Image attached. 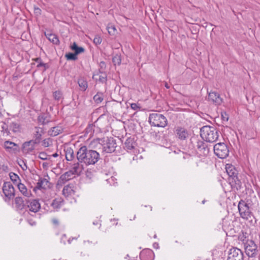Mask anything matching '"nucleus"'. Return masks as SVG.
Returning a JSON list of instances; mask_svg holds the SVG:
<instances>
[{
	"label": "nucleus",
	"instance_id": "nucleus-1",
	"mask_svg": "<svg viewBox=\"0 0 260 260\" xmlns=\"http://www.w3.org/2000/svg\"><path fill=\"white\" fill-rule=\"evenodd\" d=\"M77 158L79 162L87 166L96 164L100 157L97 151L88 149L86 146H83L78 150Z\"/></svg>",
	"mask_w": 260,
	"mask_h": 260
},
{
	"label": "nucleus",
	"instance_id": "nucleus-2",
	"mask_svg": "<svg viewBox=\"0 0 260 260\" xmlns=\"http://www.w3.org/2000/svg\"><path fill=\"white\" fill-rule=\"evenodd\" d=\"M200 135L203 140L209 143H213L218 140L219 132L214 126L206 125L201 128Z\"/></svg>",
	"mask_w": 260,
	"mask_h": 260
},
{
	"label": "nucleus",
	"instance_id": "nucleus-3",
	"mask_svg": "<svg viewBox=\"0 0 260 260\" xmlns=\"http://www.w3.org/2000/svg\"><path fill=\"white\" fill-rule=\"evenodd\" d=\"M102 147L103 151L105 153H112L116 147V140L112 137L98 138L93 141Z\"/></svg>",
	"mask_w": 260,
	"mask_h": 260
},
{
	"label": "nucleus",
	"instance_id": "nucleus-4",
	"mask_svg": "<svg viewBox=\"0 0 260 260\" xmlns=\"http://www.w3.org/2000/svg\"><path fill=\"white\" fill-rule=\"evenodd\" d=\"M149 122L152 126L165 127L168 124L167 118L162 114L153 113L149 114Z\"/></svg>",
	"mask_w": 260,
	"mask_h": 260
},
{
	"label": "nucleus",
	"instance_id": "nucleus-5",
	"mask_svg": "<svg viewBox=\"0 0 260 260\" xmlns=\"http://www.w3.org/2000/svg\"><path fill=\"white\" fill-rule=\"evenodd\" d=\"M240 217L245 220L252 221L254 217L249 205L243 200H241L238 205Z\"/></svg>",
	"mask_w": 260,
	"mask_h": 260
},
{
	"label": "nucleus",
	"instance_id": "nucleus-6",
	"mask_svg": "<svg viewBox=\"0 0 260 260\" xmlns=\"http://www.w3.org/2000/svg\"><path fill=\"white\" fill-rule=\"evenodd\" d=\"M214 152L218 158H225L229 154V147L224 143H218L214 146Z\"/></svg>",
	"mask_w": 260,
	"mask_h": 260
},
{
	"label": "nucleus",
	"instance_id": "nucleus-7",
	"mask_svg": "<svg viewBox=\"0 0 260 260\" xmlns=\"http://www.w3.org/2000/svg\"><path fill=\"white\" fill-rule=\"evenodd\" d=\"M245 251L248 257H255L257 254V246L252 240L247 241L245 243Z\"/></svg>",
	"mask_w": 260,
	"mask_h": 260
},
{
	"label": "nucleus",
	"instance_id": "nucleus-8",
	"mask_svg": "<svg viewBox=\"0 0 260 260\" xmlns=\"http://www.w3.org/2000/svg\"><path fill=\"white\" fill-rule=\"evenodd\" d=\"M105 116V114H102L94 122V124H89L85 130V134L89 135V137H91L93 134V127L96 126L100 128H104V125L102 123V120Z\"/></svg>",
	"mask_w": 260,
	"mask_h": 260
},
{
	"label": "nucleus",
	"instance_id": "nucleus-9",
	"mask_svg": "<svg viewBox=\"0 0 260 260\" xmlns=\"http://www.w3.org/2000/svg\"><path fill=\"white\" fill-rule=\"evenodd\" d=\"M227 260H244V254L241 249L233 247L229 252Z\"/></svg>",
	"mask_w": 260,
	"mask_h": 260
},
{
	"label": "nucleus",
	"instance_id": "nucleus-10",
	"mask_svg": "<svg viewBox=\"0 0 260 260\" xmlns=\"http://www.w3.org/2000/svg\"><path fill=\"white\" fill-rule=\"evenodd\" d=\"M194 147L197 153L200 156H206L209 153V149L206 143L202 140L198 141Z\"/></svg>",
	"mask_w": 260,
	"mask_h": 260
},
{
	"label": "nucleus",
	"instance_id": "nucleus-11",
	"mask_svg": "<svg viewBox=\"0 0 260 260\" xmlns=\"http://www.w3.org/2000/svg\"><path fill=\"white\" fill-rule=\"evenodd\" d=\"M25 210L29 211L34 213L37 212L41 208L40 204L37 200H26Z\"/></svg>",
	"mask_w": 260,
	"mask_h": 260
},
{
	"label": "nucleus",
	"instance_id": "nucleus-12",
	"mask_svg": "<svg viewBox=\"0 0 260 260\" xmlns=\"http://www.w3.org/2000/svg\"><path fill=\"white\" fill-rule=\"evenodd\" d=\"M3 191L6 197L9 199L13 198L15 196V189L10 182H5L3 186Z\"/></svg>",
	"mask_w": 260,
	"mask_h": 260
},
{
	"label": "nucleus",
	"instance_id": "nucleus-13",
	"mask_svg": "<svg viewBox=\"0 0 260 260\" xmlns=\"http://www.w3.org/2000/svg\"><path fill=\"white\" fill-rule=\"evenodd\" d=\"M44 134V131L42 128L36 127L35 131L34 133V137L35 139L26 142V145H29L31 143L39 144L42 139V136Z\"/></svg>",
	"mask_w": 260,
	"mask_h": 260
},
{
	"label": "nucleus",
	"instance_id": "nucleus-14",
	"mask_svg": "<svg viewBox=\"0 0 260 260\" xmlns=\"http://www.w3.org/2000/svg\"><path fill=\"white\" fill-rule=\"evenodd\" d=\"M208 101L215 105H220L223 102V100L219 94L215 91H210L208 93Z\"/></svg>",
	"mask_w": 260,
	"mask_h": 260
},
{
	"label": "nucleus",
	"instance_id": "nucleus-15",
	"mask_svg": "<svg viewBox=\"0 0 260 260\" xmlns=\"http://www.w3.org/2000/svg\"><path fill=\"white\" fill-rule=\"evenodd\" d=\"M175 133L176 136L181 140H185L188 137V131L184 127H177Z\"/></svg>",
	"mask_w": 260,
	"mask_h": 260
},
{
	"label": "nucleus",
	"instance_id": "nucleus-16",
	"mask_svg": "<svg viewBox=\"0 0 260 260\" xmlns=\"http://www.w3.org/2000/svg\"><path fill=\"white\" fill-rule=\"evenodd\" d=\"M38 182L35 187L37 189H47L50 187V183L49 180L45 178L39 176Z\"/></svg>",
	"mask_w": 260,
	"mask_h": 260
},
{
	"label": "nucleus",
	"instance_id": "nucleus-17",
	"mask_svg": "<svg viewBox=\"0 0 260 260\" xmlns=\"http://www.w3.org/2000/svg\"><path fill=\"white\" fill-rule=\"evenodd\" d=\"M225 169L229 177L234 179L237 178L238 172L234 166L231 164H226Z\"/></svg>",
	"mask_w": 260,
	"mask_h": 260
},
{
	"label": "nucleus",
	"instance_id": "nucleus-18",
	"mask_svg": "<svg viewBox=\"0 0 260 260\" xmlns=\"http://www.w3.org/2000/svg\"><path fill=\"white\" fill-rule=\"evenodd\" d=\"M26 200L22 197H17L15 199V205L16 208L18 210L25 209L26 207Z\"/></svg>",
	"mask_w": 260,
	"mask_h": 260
},
{
	"label": "nucleus",
	"instance_id": "nucleus-19",
	"mask_svg": "<svg viewBox=\"0 0 260 260\" xmlns=\"http://www.w3.org/2000/svg\"><path fill=\"white\" fill-rule=\"evenodd\" d=\"M136 145V143L134 139L130 137L126 140L124 144V148L127 151H132L135 148Z\"/></svg>",
	"mask_w": 260,
	"mask_h": 260
},
{
	"label": "nucleus",
	"instance_id": "nucleus-20",
	"mask_svg": "<svg viewBox=\"0 0 260 260\" xmlns=\"http://www.w3.org/2000/svg\"><path fill=\"white\" fill-rule=\"evenodd\" d=\"M63 131V128L62 126L58 125L56 126L51 128L48 131V135L51 137H55L61 134Z\"/></svg>",
	"mask_w": 260,
	"mask_h": 260
},
{
	"label": "nucleus",
	"instance_id": "nucleus-21",
	"mask_svg": "<svg viewBox=\"0 0 260 260\" xmlns=\"http://www.w3.org/2000/svg\"><path fill=\"white\" fill-rule=\"evenodd\" d=\"M17 145L12 142L6 141L4 143V147L7 151L15 152L17 150Z\"/></svg>",
	"mask_w": 260,
	"mask_h": 260
},
{
	"label": "nucleus",
	"instance_id": "nucleus-22",
	"mask_svg": "<svg viewBox=\"0 0 260 260\" xmlns=\"http://www.w3.org/2000/svg\"><path fill=\"white\" fill-rule=\"evenodd\" d=\"M153 252L149 249L144 250L140 253L141 260H152Z\"/></svg>",
	"mask_w": 260,
	"mask_h": 260
},
{
	"label": "nucleus",
	"instance_id": "nucleus-23",
	"mask_svg": "<svg viewBox=\"0 0 260 260\" xmlns=\"http://www.w3.org/2000/svg\"><path fill=\"white\" fill-rule=\"evenodd\" d=\"M18 188L21 193L25 197H29L31 196V192L30 190H28L25 185L21 183H19L17 184Z\"/></svg>",
	"mask_w": 260,
	"mask_h": 260
},
{
	"label": "nucleus",
	"instance_id": "nucleus-24",
	"mask_svg": "<svg viewBox=\"0 0 260 260\" xmlns=\"http://www.w3.org/2000/svg\"><path fill=\"white\" fill-rule=\"evenodd\" d=\"M78 84L80 90L85 91L88 87V83L86 79L83 77H80L78 79Z\"/></svg>",
	"mask_w": 260,
	"mask_h": 260
},
{
	"label": "nucleus",
	"instance_id": "nucleus-25",
	"mask_svg": "<svg viewBox=\"0 0 260 260\" xmlns=\"http://www.w3.org/2000/svg\"><path fill=\"white\" fill-rule=\"evenodd\" d=\"M73 174L70 170L66 172L62 175H61L59 178L60 181H61L62 183H64L67 181L71 180L73 177Z\"/></svg>",
	"mask_w": 260,
	"mask_h": 260
},
{
	"label": "nucleus",
	"instance_id": "nucleus-26",
	"mask_svg": "<svg viewBox=\"0 0 260 260\" xmlns=\"http://www.w3.org/2000/svg\"><path fill=\"white\" fill-rule=\"evenodd\" d=\"M45 35L46 38L53 44L55 45H58L59 44V39L56 35L51 33H45Z\"/></svg>",
	"mask_w": 260,
	"mask_h": 260
},
{
	"label": "nucleus",
	"instance_id": "nucleus-27",
	"mask_svg": "<svg viewBox=\"0 0 260 260\" xmlns=\"http://www.w3.org/2000/svg\"><path fill=\"white\" fill-rule=\"evenodd\" d=\"M66 158L68 161H71L74 158V153L73 149L68 147L64 149Z\"/></svg>",
	"mask_w": 260,
	"mask_h": 260
},
{
	"label": "nucleus",
	"instance_id": "nucleus-28",
	"mask_svg": "<svg viewBox=\"0 0 260 260\" xmlns=\"http://www.w3.org/2000/svg\"><path fill=\"white\" fill-rule=\"evenodd\" d=\"M10 130H11L14 133H17L20 131V125L17 121H12L10 123L9 125Z\"/></svg>",
	"mask_w": 260,
	"mask_h": 260
},
{
	"label": "nucleus",
	"instance_id": "nucleus-29",
	"mask_svg": "<svg viewBox=\"0 0 260 260\" xmlns=\"http://www.w3.org/2000/svg\"><path fill=\"white\" fill-rule=\"evenodd\" d=\"M62 194L64 197H68L74 194V191L71 186L66 185L63 188Z\"/></svg>",
	"mask_w": 260,
	"mask_h": 260
},
{
	"label": "nucleus",
	"instance_id": "nucleus-30",
	"mask_svg": "<svg viewBox=\"0 0 260 260\" xmlns=\"http://www.w3.org/2000/svg\"><path fill=\"white\" fill-rule=\"evenodd\" d=\"M62 201H63L61 199H55L53 200L51 204V206L54 209L57 210L61 207Z\"/></svg>",
	"mask_w": 260,
	"mask_h": 260
},
{
	"label": "nucleus",
	"instance_id": "nucleus-31",
	"mask_svg": "<svg viewBox=\"0 0 260 260\" xmlns=\"http://www.w3.org/2000/svg\"><path fill=\"white\" fill-rule=\"evenodd\" d=\"M26 142H25L23 145V152L25 153H30L33 151L35 148V145L36 144L31 143L29 145H26Z\"/></svg>",
	"mask_w": 260,
	"mask_h": 260
},
{
	"label": "nucleus",
	"instance_id": "nucleus-32",
	"mask_svg": "<svg viewBox=\"0 0 260 260\" xmlns=\"http://www.w3.org/2000/svg\"><path fill=\"white\" fill-rule=\"evenodd\" d=\"M104 98V93L102 92H98L97 93L94 95L93 99L95 103L100 104L102 103Z\"/></svg>",
	"mask_w": 260,
	"mask_h": 260
},
{
	"label": "nucleus",
	"instance_id": "nucleus-33",
	"mask_svg": "<svg viewBox=\"0 0 260 260\" xmlns=\"http://www.w3.org/2000/svg\"><path fill=\"white\" fill-rule=\"evenodd\" d=\"M71 49L75 51L74 53L77 55L84 51V49L82 47H78L75 42L71 46Z\"/></svg>",
	"mask_w": 260,
	"mask_h": 260
},
{
	"label": "nucleus",
	"instance_id": "nucleus-34",
	"mask_svg": "<svg viewBox=\"0 0 260 260\" xmlns=\"http://www.w3.org/2000/svg\"><path fill=\"white\" fill-rule=\"evenodd\" d=\"M34 60L38 63L37 68L44 67V71H45L48 68L47 64L44 63L41 58L37 57L34 59Z\"/></svg>",
	"mask_w": 260,
	"mask_h": 260
},
{
	"label": "nucleus",
	"instance_id": "nucleus-35",
	"mask_svg": "<svg viewBox=\"0 0 260 260\" xmlns=\"http://www.w3.org/2000/svg\"><path fill=\"white\" fill-rule=\"evenodd\" d=\"M74 174H79L81 172V168L79 163L75 164L72 168L70 170Z\"/></svg>",
	"mask_w": 260,
	"mask_h": 260
},
{
	"label": "nucleus",
	"instance_id": "nucleus-36",
	"mask_svg": "<svg viewBox=\"0 0 260 260\" xmlns=\"http://www.w3.org/2000/svg\"><path fill=\"white\" fill-rule=\"evenodd\" d=\"M53 96L55 100L60 101L62 99V93L59 90H57L53 93Z\"/></svg>",
	"mask_w": 260,
	"mask_h": 260
},
{
	"label": "nucleus",
	"instance_id": "nucleus-37",
	"mask_svg": "<svg viewBox=\"0 0 260 260\" xmlns=\"http://www.w3.org/2000/svg\"><path fill=\"white\" fill-rule=\"evenodd\" d=\"M65 57L68 60H76L77 59V55L75 53H69L65 55Z\"/></svg>",
	"mask_w": 260,
	"mask_h": 260
},
{
	"label": "nucleus",
	"instance_id": "nucleus-38",
	"mask_svg": "<svg viewBox=\"0 0 260 260\" xmlns=\"http://www.w3.org/2000/svg\"><path fill=\"white\" fill-rule=\"evenodd\" d=\"M102 41V38L99 36V35H95L94 36V38L93 39V43L96 45L98 46L101 44Z\"/></svg>",
	"mask_w": 260,
	"mask_h": 260
},
{
	"label": "nucleus",
	"instance_id": "nucleus-39",
	"mask_svg": "<svg viewBox=\"0 0 260 260\" xmlns=\"http://www.w3.org/2000/svg\"><path fill=\"white\" fill-rule=\"evenodd\" d=\"M51 142L50 138L44 139L42 142V145L45 147H48L50 146V143Z\"/></svg>",
	"mask_w": 260,
	"mask_h": 260
},
{
	"label": "nucleus",
	"instance_id": "nucleus-40",
	"mask_svg": "<svg viewBox=\"0 0 260 260\" xmlns=\"http://www.w3.org/2000/svg\"><path fill=\"white\" fill-rule=\"evenodd\" d=\"M10 177L12 181L14 182H16L19 179V176L17 174L13 173H11L10 174Z\"/></svg>",
	"mask_w": 260,
	"mask_h": 260
},
{
	"label": "nucleus",
	"instance_id": "nucleus-41",
	"mask_svg": "<svg viewBox=\"0 0 260 260\" xmlns=\"http://www.w3.org/2000/svg\"><path fill=\"white\" fill-rule=\"evenodd\" d=\"M38 157L42 160L48 159V155L45 152H41L39 154Z\"/></svg>",
	"mask_w": 260,
	"mask_h": 260
},
{
	"label": "nucleus",
	"instance_id": "nucleus-42",
	"mask_svg": "<svg viewBox=\"0 0 260 260\" xmlns=\"http://www.w3.org/2000/svg\"><path fill=\"white\" fill-rule=\"evenodd\" d=\"M38 120L40 122H41L43 124H46L49 122V120H47L44 116H39Z\"/></svg>",
	"mask_w": 260,
	"mask_h": 260
},
{
	"label": "nucleus",
	"instance_id": "nucleus-43",
	"mask_svg": "<svg viewBox=\"0 0 260 260\" xmlns=\"http://www.w3.org/2000/svg\"><path fill=\"white\" fill-rule=\"evenodd\" d=\"M107 29H108L109 34L110 35H114V34L116 30L115 27L114 26H108Z\"/></svg>",
	"mask_w": 260,
	"mask_h": 260
},
{
	"label": "nucleus",
	"instance_id": "nucleus-44",
	"mask_svg": "<svg viewBox=\"0 0 260 260\" xmlns=\"http://www.w3.org/2000/svg\"><path fill=\"white\" fill-rule=\"evenodd\" d=\"M221 119L223 121H228L229 120V116L226 112L221 113Z\"/></svg>",
	"mask_w": 260,
	"mask_h": 260
},
{
	"label": "nucleus",
	"instance_id": "nucleus-45",
	"mask_svg": "<svg viewBox=\"0 0 260 260\" xmlns=\"http://www.w3.org/2000/svg\"><path fill=\"white\" fill-rule=\"evenodd\" d=\"M131 107L134 110H138L140 109V107L136 103H132L131 104Z\"/></svg>",
	"mask_w": 260,
	"mask_h": 260
},
{
	"label": "nucleus",
	"instance_id": "nucleus-46",
	"mask_svg": "<svg viewBox=\"0 0 260 260\" xmlns=\"http://www.w3.org/2000/svg\"><path fill=\"white\" fill-rule=\"evenodd\" d=\"M20 167L22 168L23 170H26L27 169V166L24 160L21 161V164L19 163Z\"/></svg>",
	"mask_w": 260,
	"mask_h": 260
},
{
	"label": "nucleus",
	"instance_id": "nucleus-47",
	"mask_svg": "<svg viewBox=\"0 0 260 260\" xmlns=\"http://www.w3.org/2000/svg\"><path fill=\"white\" fill-rule=\"evenodd\" d=\"M52 222L56 226H58L59 224V220L56 218H53L52 219Z\"/></svg>",
	"mask_w": 260,
	"mask_h": 260
},
{
	"label": "nucleus",
	"instance_id": "nucleus-48",
	"mask_svg": "<svg viewBox=\"0 0 260 260\" xmlns=\"http://www.w3.org/2000/svg\"><path fill=\"white\" fill-rule=\"evenodd\" d=\"M113 62L115 63L120 64V59L119 57H114L113 58Z\"/></svg>",
	"mask_w": 260,
	"mask_h": 260
},
{
	"label": "nucleus",
	"instance_id": "nucleus-49",
	"mask_svg": "<svg viewBox=\"0 0 260 260\" xmlns=\"http://www.w3.org/2000/svg\"><path fill=\"white\" fill-rule=\"evenodd\" d=\"M34 12L37 15H40L41 14V10L38 7L34 8Z\"/></svg>",
	"mask_w": 260,
	"mask_h": 260
},
{
	"label": "nucleus",
	"instance_id": "nucleus-50",
	"mask_svg": "<svg viewBox=\"0 0 260 260\" xmlns=\"http://www.w3.org/2000/svg\"><path fill=\"white\" fill-rule=\"evenodd\" d=\"M66 239H67V236L65 234L63 235L60 239L61 242L63 243L64 244H66Z\"/></svg>",
	"mask_w": 260,
	"mask_h": 260
},
{
	"label": "nucleus",
	"instance_id": "nucleus-51",
	"mask_svg": "<svg viewBox=\"0 0 260 260\" xmlns=\"http://www.w3.org/2000/svg\"><path fill=\"white\" fill-rule=\"evenodd\" d=\"M99 80L102 82H104L106 81V77H100L99 78Z\"/></svg>",
	"mask_w": 260,
	"mask_h": 260
},
{
	"label": "nucleus",
	"instance_id": "nucleus-52",
	"mask_svg": "<svg viewBox=\"0 0 260 260\" xmlns=\"http://www.w3.org/2000/svg\"><path fill=\"white\" fill-rule=\"evenodd\" d=\"M74 239L76 240L77 239H76V238H70L68 240V243H69V244H71V242H72V240H74Z\"/></svg>",
	"mask_w": 260,
	"mask_h": 260
},
{
	"label": "nucleus",
	"instance_id": "nucleus-53",
	"mask_svg": "<svg viewBox=\"0 0 260 260\" xmlns=\"http://www.w3.org/2000/svg\"><path fill=\"white\" fill-rule=\"evenodd\" d=\"M58 156V153H56H56H54V154H53L52 155V157H57Z\"/></svg>",
	"mask_w": 260,
	"mask_h": 260
},
{
	"label": "nucleus",
	"instance_id": "nucleus-54",
	"mask_svg": "<svg viewBox=\"0 0 260 260\" xmlns=\"http://www.w3.org/2000/svg\"><path fill=\"white\" fill-rule=\"evenodd\" d=\"M165 86L166 87V88L167 89H169L170 88V86L169 85V84L167 83V82H165Z\"/></svg>",
	"mask_w": 260,
	"mask_h": 260
},
{
	"label": "nucleus",
	"instance_id": "nucleus-55",
	"mask_svg": "<svg viewBox=\"0 0 260 260\" xmlns=\"http://www.w3.org/2000/svg\"><path fill=\"white\" fill-rule=\"evenodd\" d=\"M93 224L94 225H97L98 224V221H93Z\"/></svg>",
	"mask_w": 260,
	"mask_h": 260
},
{
	"label": "nucleus",
	"instance_id": "nucleus-56",
	"mask_svg": "<svg viewBox=\"0 0 260 260\" xmlns=\"http://www.w3.org/2000/svg\"><path fill=\"white\" fill-rule=\"evenodd\" d=\"M36 224L35 222H33V223H30V224H31V225H33L34 224Z\"/></svg>",
	"mask_w": 260,
	"mask_h": 260
},
{
	"label": "nucleus",
	"instance_id": "nucleus-57",
	"mask_svg": "<svg viewBox=\"0 0 260 260\" xmlns=\"http://www.w3.org/2000/svg\"><path fill=\"white\" fill-rule=\"evenodd\" d=\"M45 166H46V163L44 162V163L43 164V167H44Z\"/></svg>",
	"mask_w": 260,
	"mask_h": 260
}]
</instances>
